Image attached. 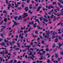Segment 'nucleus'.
I'll use <instances>...</instances> for the list:
<instances>
[{"mask_svg": "<svg viewBox=\"0 0 63 63\" xmlns=\"http://www.w3.org/2000/svg\"><path fill=\"white\" fill-rule=\"evenodd\" d=\"M44 40H42V44H44Z\"/></svg>", "mask_w": 63, "mask_h": 63, "instance_id": "c9c22d12", "label": "nucleus"}, {"mask_svg": "<svg viewBox=\"0 0 63 63\" xmlns=\"http://www.w3.org/2000/svg\"><path fill=\"white\" fill-rule=\"evenodd\" d=\"M12 34V33H9L8 34V36H11V35Z\"/></svg>", "mask_w": 63, "mask_h": 63, "instance_id": "72a5a7b5", "label": "nucleus"}, {"mask_svg": "<svg viewBox=\"0 0 63 63\" xmlns=\"http://www.w3.org/2000/svg\"><path fill=\"white\" fill-rule=\"evenodd\" d=\"M5 51V54H8V50L7 49Z\"/></svg>", "mask_w": 63, "mask_h": 63, "instance_id": "2eb2a0df", "label": "nucleus"}, {"mask_svg": "<svg viewBox=\"0 0 63 63\" xmlns=\"http://www.w3.org/2000/svg\"><path fill=\"white\" fill-rule=\"evenodd\" d=\"M11 4L10 3H9V4H8V7H9V6H11Z\"/></svg>", "mask_w": 63, "mask_h": 63, "instance_id": "ea45409f", "label": "nucleus"}, {"mask_svg": "<svg viewBox=\"0 0 63 63\" xmlns=\"http://www.w3.org/2000/svg\"><path fill=\"white\" fill-rule=\"evenodd\" d=\"M43 37H44L45 38V33H43Z\"/></svg>", "mask_w": 63, "mask_h": 63, "instance_id": "473e14b6", "label": "nucleus"}, {"mask_svg": "<svg viewBox=\"0 0 63 63\" xmlns=\"http://www.w3.org/2000/svg\"><path fill=\"white\" fill-rule=\"evenodd\" d=\"M62 38V37H60V36H59V39H61Z\"/></svg>", "mask_w": 63, "mask_h": 63, "instance_id": "052dcab7", "label": "nucleus"}, {"mask_svg": "<svg viewBox=\"0 0 63 63\" xmlns=\"http://www.w3.org/2000/svg\"><path fill=\"white\" fill-rule=\"evenodd\" d=\"M0 45L1 46H3V45L5 46V44H4V42H3L2 43H1Z\"/></svg>", "mask_w": 63, "mask_h": 63, "instance_id": "aec40b11", "label": "nucleus"}, {"mask_svg": "<svg viewBox=\"0 0 63 63\" xmlns=\"http://www.w3.org/2000/svg\"><path fill=\"white\" fill-rule=\"evenodd\" d=\"M30 50H32V51H34V49L33 48H31L30 49Z\"/></svg>", "mask_w": 63, "mask_h": 63, "instance_id": "49530a36", "label": "nucleus"}, {"mask_svg": "<svg viewBox=\"0 0 63 63\" xmlns=\"http://www.w3.org/2000/svg\"><path fill=\"white\" fill-rule=\"evenodd\" d=\"M7 19L6 18H5L4 19V21H5V22H7L8 21L7 20Z\"/></svg>", "mask_w": 63, "mask_h": 63, "instance_id": "6ab92c4d", "label": "nucleus"}, {"mask_svg": "<svg viewBox=\"0 0 63 63\" xmlns=\"http://www.w3.org/2000/svg\"><path fill=\"white\" fill-rule=\"evenodd\" d=\"M29 8L30 9H32V7L30 6H29Z\"/></svg>", "mask_w": 63, "mask_h": 63, "instance_id": "4c0bfd02", "label": "nucleus"}, {"mask_svg": "<svg viewBox=\"0 0 63 63\" xmlns=\"http://www.w3.org/2000/svg\"><path fill=\"white\" fill-rule=\"evenodd\" d=\"M13 54H15V55H16V52H14L13 53Z\"/></svg>", "mask_w": 63, "mask_h": 63, "instance_id": "e2e57ef3", "label": "nucleus"}, {"mask_svg": "<svg viewBox=\"0 0 63 63\" xmlns=\"http://www.w3.org/2000/svg\"><path fill=\"white\" fill-rule=\"evenodd\" d=\"M60 58H59L58 59V61H59V62L60 61Z\"/></svg>", "mask_w": 63, "mask_h": 63, "instance_id": "6e6d98bb", "label": "nucleus"}, {"mask_svg": "<svg viewBox=\"0 0 63 63\" xmlns=\"http://www.w3.org/2000/svg\"><path fill=\"white\" fill-rule=\"evenodd\" d=\"M31 58V59H32V60H33V61H35V60H34V58H33V57L31 56V57H29L28 58V59H29V58Z\"/></svg>", "mask_w": 63, "mask_h": 63, "instance_id": "7ed1b4c3", "label": "nucleus"}, {"mask_svg": "<svg viewBox=\"0 0 63 63\" xmlns=\"http://www.w3.org/2000/svg\"><path fill=\"white\" fill-rule=\"evenodd\" d=\"M18 10H21L22 9L21 7H18L17 8Z\"/></svg>", "mask_w": 63, "mask_h": 63, "instance_id": "7c9ffc66", "label": "nucleus"}, {"mask_svg": "<svg viewBox=\"0 0 63 63\" xmlns=\"http://www.w3.org/2000/svg\"><path fill=\"white\" fill-rule=\"evenodd\" d=\"M32 54V51L30 53V55H31Z\"/></svg>", "mask_w": 63, "mask_h": 63, "instance_id": "09e8293b", "label": "nucleus"}, {"mask_svg": "<svg viewBox=\"0 0 63 63\" xmlns=\"http://www.w3.org/2000/svg\"><path fill=\"white\" fill-rule=\"evenodd\" d=\"M36 25H37V23H35V24H33V27H36Z\"/></svg>", "mask_w": 63, "mask_h": 63, "instance_id": "ddd939ff", "label": "nucleus"}, {"mask_svg": "<svg viewBox=\"0 0 63 63\" xmlns=\"http://www.w3.org/2000/svg\"><path fill=\"white\" fill-rule=\"evenodd\" d=\"M22 17L23 18H25V17H26L24 15H23V16H22Z\"/></svg>", "mask_w": 63, "mask_h": 63, "instance_id": "cd10ccee", "label": "nucleus"}, {"mask_svg": "<svg viewBox=\"0 0 63 63\" xmlns=\"http://www.w3.org/2000/svg\"><path fill=\"white\" fill-rule=\"evenodd\" d=\"M51 8H53V9H54V8L53 7V6H51Z\"/></svg>", "mask_w": 63, "mask_h": 63, "instance_id": "0e129e2a", "label": "nucleus"}, {"mask_svg": "<svg viewBox=\"0 0 63 63\" xmlns=\"http://www.w3.org/2000/svg\"><path fill=\"white\" fill-rule=\"evenodd\" d=\"M50 33V31H48L47 33H46V34L48 36L45 35V38H49V33Z\"/></svg>", "mask_w": 63, "mask_h": 63, "instance_id": "f257e3e1", "label": "nucleus"}, {"mask_svg": "<svg viewBox=\"0 0 63 63\" xmlns=\"http://www.w3.org/2000/svg\"><path fill=\"white\" fill-rule=\"evenodd\" d=\"M60 23H61V22H60L59 23H58L57 24V25H59Z\"/></svg>", "mask_w": 63, "mask_h": 63, "instance_id": "5fc2aeb1", "label": "nucleus"}, {"mask_svg": "<svg viewBox=\"0 0 63 63\" xmlns=\"http://www.w3.org/2000/svg\"><path fill=\"white\" fill-rule=\"evenodd\" d=\"M10 8H11V7H8L7 8H8V10H10Z\"/></svg>", "mask_w": 63, "mask_h": 63, "instance_id": "4d7b16f0", "label": "nucleus"}, {"mask_svg": "<svg viewBox=\"0 0 63 63\" xmlns=\"http://www.w3.org/2000/svg\"><path fill=\"white\" fill-rule=\"evenodd\" d=\"M30 1V0H27V3H29V2Z\"/></svg>", "mask_w": 63, "mask_h": 63, "instance_id": "3c124183", "label": "nucleus"}, {"mask_svg": "<svg viewBox=\"0 0 63 63\" xmlns=\"http://www.w3.org/2000/svg\"><path fill=\"white\" fill-rule=\"evenodd\" d=\"M26 47H28L27 49H26V50H27V49L29 50V47H30V45H29V46H28V45L26 46Z\"/></svg>", "mask_w": 63, "mask_h": 63, "instance_id": "423d86ee", "label": "nucleus"}, {"mask_svg": "<svg viewBox=\"0 0 63 63\" xmlns=\"http://www.w3.org/2000/svg\"><path fill=\"white\" fill-rule=\"evenodd\" d=\"M1 27H3V28H6V26H1Z\"/></svg>", "mask_w": 63, "mask_h": 63, "instance_id": "a19ab883", "label": "nucleus"}, {"mask_svg": "<svg viewBox=\"0 0 63 63\" xmlns=\"http://www.w3.org/2000/svg\"><path fill=\"white\" fill-rule=\"evenodd\" d=\"M61 44V43H59V47H61V46H62V44Z\"/></svg>", "mask_w": 63, "mask_h": 63, "instance_id": "412c9836", "label": "nucleus"}, {"mask_svg": "<svg viewBox=\"0 0 63 63\" xmlns=\"http://www.w3.org/2000/svg\"><path fill=\"white\" fill-rule=\"evenodd\" d=\"M46 52V51H43V53L42 54H45V53Z\"/></svg>", "mask_w": 63, "mask_h": 63, "instance_id": "e433bc0d", "label": "nucleus"}, {"mask_svg": "<svg viewBox=\"0 0 63 63\" xmlns=\"http://www.w3.org/2000/svg\"><path fill=\"white\" fill-rule=\"evenodd\" d=\"M20 18H21V19L22 18V17H21V16H19V17H18V20H20Z\"/></svg>", "mask_w": 63, "mask_h": 63, "instance_id": "9b49d317", "label": "nucleus"}, {"mask_svg": "<svg viewBox=\"0 0 63 63\" xmlns=\"http://www.w3.org/2000/svg\"><path fill=\"white\" fill-rule=\"evenodd\" d=\"M3 22H4V21H3V20H2L1 21H0V25H2V24L3 23Z\"/></svg>", "mask_w": 63, "mask_h": 63, "instance_id": "f8f14e48", "label": "nucleus"}, {"mask_svg": "<svg viewBox=\"0 0 63 63\" xmlns=\"http://www.w3.org/2000/svg\"><path fill=\"white\" fill-rule=\"evenodd\" d=\"M55 13H57V9L55 10Z\"/></svg>", "mask_w": 63, "mask_h": 63, "instance_id": "58836bf2", "label": "nucleus"}, {"mask_svg": "<svg viewBox=\"0 0 63 63\" xmlns=\"http://www.w3.org/2000/svg\"><path fill=\"white\" fill-rule=\"evenodd\" d=\"M15 7L16 8V7H18V5L16 4V2H15Z\"/></svg>", "mask_w": 63, "mask_h": 63, "instance_id": "dca6fc26", "label": "nucleus"}, {"mask_svg": "<svg viewBox=\"0 0 63 63\" xmlns=\"http://www.w3.org/2000/svg\"><path fill=\"white\" fill-rule=\"evenodd\" d=\"M13 60H11L9 62V63H13Z\"/></svg>", "mask_w": 63, "mask_h": 63, "instance_id": "79ce46f5", "label": "nucleus"}, {"mask_svg": "<svg viewBox=\"0 0 63 63\" xmlns=\"http://www.w3.org/2000/svg\"><path fill=\"white\" fill-rule=\"evenodd\" d=\"M25 10L26 12H27L28 11L29 9L28 8V7H26L25 8Z\"/></svg>", "mask_w": 63, "mask_h": 63, "instance_id": "f03ea898", "label": "nucleus"}, {"mask_svg": "<svg viewBox=\"0 0 63 63\" xmlns=\"http://www.w3.org/2000/svg\"><path fill=\"white\" fill-rule=\"evenodd\" d=\"M16 39H18V35H16Z\"/></svg>", "mask_w": 63, "mask_h": 63, "instance_id": "37998d69", "label": "nucleus"}, {"mask_svg": "<svg viewBox=\"0 0 63 63\" xmlns=\"http://www.w3.org/2000/svg\"><path fill=\"white\" fill-rule=\"evenodd\" d=\"M55 34H57L58 33H56L55 32H53L52 34V35H53V36H55Z\"/></svg>", "mask_w": 63, "mask_h": 63, "instance_id": "0eeeda50", "label": "nucleus"}, {"mask_svg": "<svg viewBox=\"0 0 63 63\" xmlns=\"http://www.w3.org/2000/svg\"><path fill=\"white\" fill-rule=\"evenodd\" d=\"M14 24H15V25H18L19 24V23H17L16 22H14Z\"/></svg>", "mask_w": 63, "mask_h": 63, "instance_id": "20e7f679", "label": "nucleus"}, {"mask_svg": "<svg viewBox=\"0 0 63 63\" xmlns=\"http://www.w3.org/2000/svg\"><path fill=\"white\" fill-rule=\"evenodd\" d=\"M17 16H15L14 17V19L15 20H16L17 19Z\"/></svg>", "mask_w": 63, "mask_h": 63, "instance_id": "2f4dec72", "label": "nucleus"}, {"mask_svg": "<svg viewBox=\"0 0 63 63\" xmlns=\"http://www.w3.org/2000/svg\"><path fill=\"white\" fill-rule=\"evenodd\" d=\"M53 16H54V15H52V16H51V19H52L53 17Z\"/></svg>", "mask_w": 63, "mask_h": 63, "instance_id": "a211bd4d", "label": "nucleus"}, {"mask_svg": "<svg viewBox=\"0 0 63 63\" xmlns=\"http://www.w3.org/2000/svg\"><path fill=\"white\" fill-rule=\"evenodd\" d=\"M51 61L50 60L48 59L47 60V63H50Z\"/></svg>", "mask_w": 63, "mask_h": 63, "instance_id": "bb28decb", "label": "nucleus"}, {"mask_svg": "<svg viewBox=\"0 0 63 63\" xmlns=\"http://www.w3.org/2000/svg\"><path fill=\"white\" fill-rule=\"evenodd\" d=\"M3 35L4 34H0V36H1L2 38H4V36H3Z\"/></svg>", "mask_w": 63, "mask_h": 63, "instance_id": "4be33fe9", "label": "nucleus"}, {"mask_svg": "<svg viewBox=\"0 0 63 63\" xmlns=\"http://www.w3.org/2000/svg\"><path fill=\"white\" fill-rule=\"evenodd\" d=\"M7 40H10V38H6Z\"/></svg>", "mask_w": 63, "mask_h": 63, "instance_id": "338daca9", "label": "nucleus"}, {"mask_svg": "<svg viewBox=\"0 0 63 63\" xmlns=\"http://www.w3.org/2000/svg\"><path fill=\"white\" fill-rule=\"evenodd\" d=\"M34 33H32V36H34V35L33 34Z\"/></svg>", "mask_w": 63, "mask_h": 63, "instance_id": "bf43d9fd", "label": "nucleus"}, {"mask_svg": "<svg viewBox=\"0 0 63 63\" xmlns=\"http://www.w3.org/2000/svg\"><path fill=\"white\" fill-rule=\"evenodd\" d=\"M1 31H0V32H2V31H3V30H4V28H2L1 29Z\"/></svg>", "mask_w": 63, "mask_h": 63, "instance_id": "de8ad7c7", "label": "nucleus"}, {"mask_svg": "<svg viewBox=\"0 0 63 63\" xmlns=\"http://www.w3.org/2000/svg\"><path fill=\"white\" fill-rule=\"evenodd\" d=\"M1 9L3 10V6H1Z\"/></svg>", "mask_w": 63, "mask_h": 63, "instance_id": "864d4df0", "label": "nucleus"}, {"mask_svg": "<svg viewBox=\"0 0 63 63\" xmlns=\"http://www.w3.org/2000/svg\"><path fill=\"white\" fill-rule=\"evenodd\" d=\"M55 35H53L52 36V39H54V38H55Z\"/></svg>", "mask_w": 63, "mask_h": 63, "instance_id": "393cba45", "label": "nucleus"}, {"mask_svg": "<svg viewBox=\"0 0 63 63\" xmlns=\"http://www.w3.org/2000/svg\"><path fill=\"white\" fill-rule=\"evenodd\" d=\"M35 32L36 34H38V31L37 30L35 31Z\"/></svg>", "mask_w": 63, "mask_h": 63, "instance_id": "9d476101", "label": "nucleus"}, {"mask_svg": "<svg viewBox=\"0 0 63 63\" xmlns=\"http://www.w3.org/2000/svg\"><path fill=\"white\" fill-rule=\"evenodd\" d=\"M41 6H39V7L38 8V9L39 10L40 9H41Z\"/></svg>", "mask_w": 63, "mask_h": 63, "instance_id": "13d9d810", "label": "nucleus"}, {"mask_svg": "<svg viewBox=\"0 0 63 63\" xmlns=\"http://www.w3.org/2000/svg\"><path fill=\"white\" fill-rule=\"evenodd\" d=\"M19 48H15V50H19Z\"/></svg>", "mask_w": 63, "mask_h": 63, "instance_id": "f704fd0d", "label": "nucleus"}, {"mask_svg": "<svg viewBox=\"0 0 63 63\" xmlns=\"http://www.w3.org/2000/svg\"><path fill=\"white\" fill-rule=\"evenodd\" d=\"M63 23H61V26H62H62H63Z\"/></svg>", "mask_w": 63, "mask_h": 63, "instance_id": "774afa93", "label": "nucleus"}, {"mask_svg": "<svg viewBox=\"0 0 63 63\" xmlns=\"http://www.w3.org/2000/svg\"><path fill=\"white\" fill-rule=\"evenodd\" d=\"M55 55L56 58H58V56H57V54H55Z\"/></svg>", "mask_w": 63, "mask_h": 63, "instance_id": "5701e85b", "label": "nucleus"}, {"mask_svg": "<svg viewBox=\"0 0 63 63\" xmlns=\"http://www.w3.org/2000/svg\"><path fill=\"white\" fill-rule=\"evenodd\" d=\"M43 17H40L39 18L40 21H41V20L43 19Z\"/></svg>", "mask_w": 63, "mask_h": 63, "instance_id": "a878e982", "label": "nucleus"}, {"mask_svg": "<svg viewBox=\"0 0 63 63\" xmlns=\"http://www.w3.org/2000/svg\"><path fill=\"white\" fill-rule=\"evenodd\" d=\"M31 12V10H29V11L28 12V13H30V14H32V12Z\"/></svg>", "mask_w": 63, "mask_h": 63, "instance_id": "c756f323", "label": "nucleus"}, {"mask_svg": "<svg viewBox=\"0 0 63 63\" xmlns=\"http://www.w3.org/2000/svg\"><path fill=\"white\" fill-rule=\"evenodd\" d=\"M27 40V42H28V43H30V41H29L28 42V39L27 38L26 39Z\"/></svg>", "mask_w": 63, "mask_h": 63, "instance_id": "603ef678", "label": "nucleus"}, {"mask_svg": "<svg viewBox=\"0 0 63 63\" xmlns=\"http://www.w3.org/2000/svg\"><path fill=\"white\" fill-rule=\"evenodd\" d=\"M53 5H54L55 4L56 5V2H53Z\"/></svg>", "mask_w": 63, "mask_h": 63, "instance_id": "4468645a", "label": "nucleus"}, {"mask_svg": "<svg viewBox=\"0 0 63 63\" xmlns=\"http://www.w3.org/2000/svg\"><path fill=\"white\" fill-rule=\"evenodd\" d=\"M34 54L32 55V58H34L35 60H37V58H36L35 56H34Z\"/></svg>", "mask_w": 63, "mask_h": 63, "instance_id": "6e6552de", "label": "nucleus"}, {"mask_svg": "<svg viewBox=\"0 0 63 63\" xmlns=\"http://www.w3.org/2000/svg\"><path fill=\"white\" fill-rule=\"evenodd\" d=\"M24 5L23 4H22V8H24Z\"/></svg>", "mask_w": 63, "mask_h": 63, "instance_id": "a18cd8bd", "label": "nucleus"}, {"mask_svg": "<svg viewBox=\"0 0 63 63\" xmlns=\"http://www.w3.org/2000/svg\"><path fill=\"white\" fill-rule=\"evenodd\" d=\"M33 42H31V45H33Z\"/></svg>", "mask_w": 63, "mask_h": 63, "instance_id": "69168bd1", "label": "nucleus"}, {"mask_svg": "<svg viewBox=\"0 0 63 63\" xmlns=\"http://www.w3.org/2000/svg\"><path fill=\"white\" fill-rule=\"evenodd\" d=\"M9 43H10V45H11L12 46H13V44H12V43H11V42H10Z\"/></svg>", "mask_w": 63, "mask_h": 63, "instance_id": "680f3d73", "label": "nucleus"}, {"mask_svg": "<svg viewBox=\"0 0 63 63\" xmlns=\"http://www.w3.org/2000/svg\"><path fill=\"white\" fill-rule=\"evenodd\" d=\"M46 50L47 51H49V49L48 48H46Z\"/></svg>", "mask_w": 63, "mask_h": 63, "instance_id": "b1692460", "label": "nucleus"}, {"mask_svg": "<svg viewBox=\"0 0 63 63\" xmlns=\"http://www.w3.org/2000/svg\"><path fill=\"white\" fill-rule=\"evenodd\" d=\"M3 13L4 14H5V13H7V11L5 10H4L3 11Z\"/></svg>", "mask_w": 63, "mask_h": 63, "instance_id": "c85d7f7f", "label": "nucleus"}, {"mask_svg": "<svg viewBox=\"0 0 63 63\" xmlns=\"http://www.w3.org/2000/svg\"><path fill=\"white\" fill-rule=\"evenodd\" d=\"M61 15V14H59L58 15H57V16H60V15Z\"/></svg>", "mask_w": 63, "mask_h": 63, "instance_id": "8fccbe9b", "label": "nucleus"}, {"mask_svg": "<svg viewBox=\"0 0 63 63\" xmlns=\"http://www.w3.org/2000/svg\"><path fill=\"white\" fill-rule=\"evenodd\" d=\"M24 14L25 16L26 17L27 16H28V15H27V13H24Z\"/></svg>", "mask_w": 63, "mask_h": 63, "instance_id": "1a4fd4ad", "label": "nucleus"}, {"mask_svg": "<svg viewBox=\"0 0 63 63\" xmlns=\"http://www.w3.org/2000/svg\"><path fill=\"white\" fill-rule=\"evenodd\" d=\"M43 56H41V58H39V60H43Z\"/></svg>", "mask_w": 63, "mask_h": 63, "instance_id": "f3484780", "label": "nucleus"}, {"mask_svg": "<svg viewBox=\"0 0 63 63\" xmlns=\"http://www.w3.org/2000/svg\"><path fill=\"white\" fill-rule=\"evenodd\" d=\"M6 3L7 4L8 3V0H6Z\"/></svg>", "mask_w": 63, "mask_h": 63, "instance_id": "c03bdc74", "label": "nucleus"}, {"mask_svg": "<svg viewBox=\"0 0 63 63\" xmlns=\"http://www.w3.org/2000/svg\"><path fill=\"white\" fill-rule=\"evenodd\" d=\"M42 19H43L44 21H45V22H47V21H48L46 19V18H44L43 17Z\"/></svg>", "mask_w": 63, "mask_h": 63, "instance_id": "39448f33", "label": "nucleus"}]
</instances>
